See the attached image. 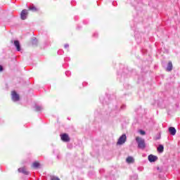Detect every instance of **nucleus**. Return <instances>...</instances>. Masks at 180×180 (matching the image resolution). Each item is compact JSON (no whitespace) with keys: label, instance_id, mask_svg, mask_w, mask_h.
Masks as SVG:
<instances>
[{"label":"nucleus","instance_id":"f257e3e1","mask_svg":"<svg viewBox=\"0 0 180 180\" xmlns=\"http://www.w3.org/2000/svg\"><path fill=\"white\" fill-rule=\"evenodd\" d=\"M136 141L138 144L139 148H141L142 150L146 148V141H144V139L138 136L136 138Z\"/></svg>","mask_w":180,"mask_h":180},{"label":"nucleus","instance_id":"f03ea898","mask_svg":"<svg viewBox=\"0 0 180 180\" xmlns=\"http://www.w3.org/2000/svg\"><path fill=\"white\" fill-rule=\"evenodd\" d=\"M127 139V137L126 136V134H122L118 139L117 144H119V145L124 144V143H126Z\"/></svg>","mask_w":180,"mask_h":180},{"label":"nucleus","instance_id":"7ed1b4c3","mask_svg":"<svg viewBox=\"0 0 180 180\" xmlns=\"http://www.w3.org/2000/svg\"><path fill=\"white\" fill-rule=\"evenodd\" d=\"M28 13H29L27 12V10H26V9H24L22 11L21 14H20L22 20H26V18H27Z\"/></svg>","mask_w":180,"mask_h":180},{"label":"nucleus","instance_id":"20e7f679","mask_svg":"<svg viewBox=\"0 0 180 180\" xmlns=\"http://www.w3.org/2000/svg\"><path fill=\"white\" fill-rule=\"evenodd\" d=\"M60 139H61L62 141H65V143L70 141V136L67 134H61Z\"/></svg>","mask_w":180,"mask_h":180},{"label":"nucleus","instance_id":"39448f33","mask_svg":"<svg viewBox=\"0 0 180 180\" xmlns=\"http://www.w3.org/2000/svg\"><path fill=\"white\" fill-rule=\"evenodd\" d=\"M11 96L14 102H18V101H19V94H17L16 91H12Z\"/></svg>","mask_w":180,"mask_h":180},{"label":"nucleus","instance_id":"423d86ee","mask_svg":"<svg viewBox=\"0 0 180 180\" xmlns=\"http://www.w3.org/2000/svg\"><path fill=\"white\" fill-rule=\"evenodd\" d=\"M148 160L150 162H155V161H157V160H158V157L153 155H150L148 157Z\"/></svg>","mask_w":180,"mask_h":180},{"label":"nucleus","instance_id":"0eeeda50","mask_svg":"<svg viewBox=\"0 0 180 180\" xmlns=\"http://www.w3.org/2000/svg\"><path fill=\"white\" fill-rule=\"evenodd\" d=\"M169 133L172 135V136H175V134H176V129H175L174 127H170L169 128Z\"/></svg>","mask_w":180,"mask_h":180},{"label":"nucleus","instance_id":"6e6552de","mask_svg":"<svg viewBox=\"0 0 180 180\" xmlns=\"http://www.w3.org/2000/svg\"><path fill=\"white\" fill-rule=\"evenodd\" d=\"M14 46L16 47L17 51H20V43L19 41H14Z\"/></svg>","mask_w":180,"mask_h":180},{"label":"nucleus","instance_id":"1a4fd4ad","mask_svg":"<svg viewBox=\"0 0 180 180\" xmlns=\"http://www.w3.org/2000/svg\"><path fill=\"white\" fill-rule=\"evenodd\" d=\"M127 162L128 164H131V163L134 162V158H133V157H131V156H129L127 158Z\"/></svg>","mask_w":180,"mask_h":180},{"label":"nucleus","instance_id":"9d476101","mask_svg":"<svg viewBox=\"0 0 180 180\" xmlns=\"http://www.w3.org/2000/svg\"><path fill=\"white\" fill-rule=\"evenodd\" d=\"M18 172H22V174H25V175H27V174H29V172L26 171V169H25V168H19Z\"/></svg>","mask_w":180,"mask_h":180},{"label":"nucleus","instance_id":"9b49d317","mask_svg":"<svg viewBox=\"0 0 180 180\" xmlns=\"http://www.w3.org/2000/svg\"><path fill=\"white\" fill-rule=\"evenodd\" d=\"M167 71H172V62L168 63Z\"/></svg>","mask_w":180,"mask_h":180},{"label":"nucleus","instance_id":"f8f14e48","mask_svg":"<svg viewBox=\"0 0 180 180\" xmlns=\"http://www.w3.org/2000/svg\"><path fill=\"white\" fill-rule=\"evenodd\" d=\"M158 153H163L164 152V146L160 145L158 147Z\"/></svg>","mask_w":180,"mask_h":180},{"label":"nucleus","instance_id":"ddd939ff","mask_svg":"<svg viewBox=\"0 0 180 180\" xmlns=\"http://www.w3.org/2000/svg\"><path fill=\"white\" fill-rule=\"evenodd\" d=\"M32 167L33 168H39V167H40V163H39L38 162H34V163H32Z\"/></svg>","mask_w":180,"mask_h":180},{"label":"nucleus","instance_id":"4468645a","mask_svg":"<svg viewBox=\"0 0 180 180\" xmlns=\"http://www.w3.org/2000/svg\"><path fill=\"white\" fill-rule=\"evenodd\" d=\"M41 109H43V107H41V105H35V110L37 112H40V110H41Z\"/></svg>","mask_w":180,"mask_h":180},{"label":"nucleus","instance_id":"2eb2a0df","mask_svg":"<svg viewBox=\"0 0 180 180\" xmlns=\"http://www.w3.org/2000/svg\"><path fill=\"white\" fill-rule=\"evenodd\" d=\"M30 11H32V12H36L37 11V9L36 7H34V6H30L29 8Z\"/></svg>","mask_w":180,"mask_h":180},{"label":"nucleus","instance_id":"dca6fc26","mask_svg":"<svg viewBox=\"0 0 180 180\" xmlns=\"http://www.w3.org/2000/svg\"><path fill=\"white\" fill-rule=\"evenodd\" d=\"M139 133H140V134H141V136H144L146 134V131H144L143 130H140Z\"/></svg>","mask_w":180,"mask_h":180},{"label":"nucleus","instance_id":"f3484780","mask_svg":"<svg viewBox=\"0 0 180 180\" xmlns=\"http://www.w3.org/2000/svg\"><path fill=\"white\" fill-rule=\"evenodd\" d=\"M70 47V45L68 44H65V49H68Z\"/></svg>","mask_w":180,"mask_h":180},{"label":"nucleus","instance_id":"a211bd4d","mask_svg":"<svg viewBox=\"0 0 180 180\" xmlns=\"http://www.w3.org/2000/svg\"><path fill=\"white\" fill-rule=\"evenodd\" d=\"M3 70H4V68H2V65H0V72L3 71Z\"/></svg>","mask_w":180,"mask_h":180},{"label":"nucleus","instance_id":"6ab92c4d","mask_svg":"<svg viewBox=\"0 0 180 180\" xmlns=\"http://www.w3.org/2000/svg\"><path fill=\"white\" fill-rule=\"evenodd\" d=\"M70 72H66V75H67V74H68Z\"/></svg>","mask_w":180,"mask_h":180}]
</instances>
